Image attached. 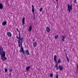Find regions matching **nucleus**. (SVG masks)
<instances>
[{
	"label": "nucleus",
	"instance_id": "29",
	"mask_svg": "<svg viewBox=\"0 0 78 78\" xmlns=\"http://www.w3.org/2000/svg\"><path fill=\"white\" fill-rule=\"evenodd\" d=\"M67 60L68 62H69V58H67Z\"/></svg>",
	"mask_w": 78,
	"mask_h": 78
},
{
	"label": "nucleus",
	"instance_id": "34",
	"mask_svg": "<svg viewBox=\"0 0 78 78\" xmlns=\"http://www.w3.org/2000/svg\"><path fill=\"white\" fill-rule=\"evenodd\" d=\"M33 15L34 17H35V15L34 14V12H33Z\"/></svg>",
	"mask_w": 78,
	"mask_h": 78
},
{
	"label": "nucleus",
	"instance_id": "11",
	"mask_svg": "<svg viewBox=\"0 0 78 78\" xmlns=\"http://www.w3.org/2000/svg\"><path fill=\"white\" fill-rule=\"evenodd\" d=\"M58 64H56V65L55 66V67L56 68V70H58L59 69V68L58 67Z\"/></svg>",
	"mask_w": 78,
	"mask_h": 78
},
{
	"label": "nucleus",
	"instance_id": "21",
	"mask_svg": "<svg viewBox=\"0 0 78 78\" xmlns=\"http://www.w3.org/2000/svg\"><path fill=\"white\" fill-rule=\"evenodd\" d=\"M58 64H61V59H58Z\"/></svg>",
	"mask_w": 78,
	"mask_h": 78
},
{
	"label": "nucleus",
	"instance_id": "2",
	"mask_svg": "<svg viewBox=\"0 0 78 78\" xmlns=\"http://www.w3.org/2000/svg\"><path fill=\"white\" fill-rule=\"evenodd\" d=\"M18 46L19 47H20L21 49L20 50V51L21 52V53H23V54L24 55L25 54V52L23 50V47H22V43H20V45L18 44Z\"/></svg>",
	"mask_w": 78,
	"mask_h": 78
},
{
	"label": "nucleus",
	"instance_id": "7",
	"mask_svg": "<svg viewBox=\"0 0 78 78\" xmlns=\"http://www.w3.org/2000/svg\"><path fill=\"white\" fill-rule=\"evenodd\" d=\"M1 59L2 61H6V58L5 57V56L1 57Z\"/></svg>",
	"mask_w": 78,
	"mask_h": 78
},
{
	"label": "nucleus",
	"instance_id": "3",
	"mask_svg": "<svg viewBox=\"0 0 78 78\" xmlns=\"http://www.w3.org/2000/svg\"><path fill=\"white\" fill-rule=\"evenodd\" d=\"M68 8L69 11V12H70L71 10H72V5H71L68 4Z\"/></svg>",
	"mask_w": 78,
	"mask_h": 78
},
{
	"label": "nucleus",
	"instance_id": "6",
	"mask_svg": "<svg viewBox=\"0 0 78 78\" xmlns=\"http://www.w3.org/2000/svg\"><path fill=\"white\" fill-rule=\"evenodd\" d=\"M61 40L62 41H64V40H65V36L62 35L61 37Z\"/></svg>",
	"mask_w": 78,
	"mask_h": 78
},
{
	"label": "nucleus",
	"instance_id": "28",
	"mask_svg": "<svg viewBox=\"0 0 78 78\" xmlns=\"http://www.w3.org/2000/svg\"><path fill=\"white\" fill-rule=\"evenodd\" d=\"M74 0V2L75 3H76V0Z\"/></svg>",
	"mask_w": 78,
	"mask_h": 78
},
{
	"label": "nucleus",
	"instance_id": "25",
	"mask_svg": "<svg viewBox=\"0 0 78 78\" xmlns=\"http://www.w3.org/2000/svg\"><path fill=\"white\" fill-rule=\"evenodd\" d=\"M50 76H51V77H53V73H51L50 74Z\"/></svg>",
	"mask_w": 78,
	"mask_h": 78
},
{
	"label": "nucleus",
	"instance_id": "38",
	"mask_svg": "<svg viewBox=\"0 0 78 78\" xmlns=\"http://www.w3.org/2000/svg\"><path fill=\"white\" fill-rule=\"evenodd\" d=\"M33 41H34V40H33Z\"/></svg>",
	"mask_w": 78,
	"mask_h": 78
},
{
	"label": "nucleus",
	"instance_id": "36",
	"mask_svg": "<svg viewBox=\"0 0 78 78\" xmlns=\"http://www.w3.org/2000/svg\"><path fill=\"white\" fill-rule=\"evenodd\" d=\"M56 1V2H58V0H55Z\"/></svg>",
	"mask_w": 78,
	"mask_h": 78
},
{
	"label": "nucleus",
	"instance_id": "23",
	"mask_svg": "<svg viewBox=\"0 0 78 78\" xmlns=\"http://www.w3.org/2000/svg\"><path fill=\"white\" fill-rule=\"evenodd\" d=\"M58 35H56L55 36V39H58Z\"/></svg>",
	"mask_w": 78,
	"mask_h": 78
},
{
	"label": "nucleus",
	"instance_id": "35",
	"mask_svg": "<svg viewBox=\"0 0 78 78\" xmlns=\"http://www.w3.org/2000/svg\"><path fill=\"white\" fill-rule=\"evenodd\" d=\"M66 59H67L68 58V57H67V55H66Z\"/></svg>",
	"mask_w": 78,
	"mask_h": 78
},
{
	"label": "nucleus",
	"instance_id": "24",
	"mask_svg": "<svg viewBox=\"0 0 78 78\" xmlns=\"http://www.w3.org/2000/svg\"><path fill=\"white\" fill-rule=\"evenodd\" d=\"M43 10V9L42 8H41V9H40L39 11L40 12H42V11Z\"/></svg>",
	"mask_w": 78,
	"mask_h": 78
},
{
	"label": "nucleus",
	"instance_id": "10",
	"mask_svg": "<svg viewBox=\"0 0 78 78\" xmlns=\"http://www.w3.org/2000/svg\"><path fill=\"white\" fill-rule=\"evenodd\" d=\"M7 35L9 37H11V36H12V34H11V33L10 32H7Z\"/></svg>",
	"mask_w": 78,
	"mask_h": 78
},
{
	"label": "nucleus",
	"instance_id": "4",
	"mask_svg": "<svg viewBox=\"0 0 78 78\" xmlns=\"http://www.w3.org/2000/svg\"><path fill=\"white\" fill-rule=\"evenodd\" d=\"M0 55L1 57H2V56H5V52L4 51H0Z\"/></svg>",
	"mask_w": 78,
	"mask_h": 78
},
{
	"label": "nucleus",
	"instance_id": "12",
	"mask_svg": "<svg viewBox=\"0 0 78 78\" xmlns=\"http://www.w3.org/2000/svg\"><path fill=\"white\" fill-rule=\"evenodd\" d=\"M33 44V46L34 47H36V45H37V43H36V42H34Z\"/></svg>",
	"mask_w": 78,
	"mask_h": 78
},
{
	"label": "nucleus",
	"instance_id": "18",
	"mask_svg": "<svg viewBox=\"0 0 78 78\" xmlns=\"http://www.w3.org/2000/svg\"><path fill=\"white\" fill-rule=\"evenodd\" d=\"M54 61H57V58L56 57V55H55L54 56Z\"/></svg>",
	"mask_w": 78,
	"mask_h": 78
},
{
	"label": "nucleus",
	"instance_id": "13",
	"mask_svg": "<svg viewBox=\"0 0 78 78\" xmlns=\"http://www.w3.org/2000/svg\"><path fill=\"white\" fill-rule=\"evenodd\" d=\"M3 8V6L2 4L0 3V9H2Z\"/></svg>",
	"mask_w": 78,
	"mask_h": 78
},
{
	"label": "nucleus",
	"instance_id": "37",
	"mask_svg": "<svg viewBox=\"0 0 78 78\" xmlns=\"http://www.w3.org/2000/svg\"><path fill=\"white\" fill-rule=\"evenodd\" d=\"M35 19V16H34V19Z\"/></svg>",
	"mask_w": 78,
	"mask_h": 78
},
{
	"label": "nucleus",
	"instance_id": "8",
	"mask_svg": "<svg viewBox=\"0 0 78 78\" xmlns=\"http://www.w3.org/2000/svg\"><path fill=\"white\" fill-rule=\"evenodd\" d=\"M58 67H59V68L60 69V71L62 70V69H63V67H62V66L60 65Z\"/></svg>",
	"mask_w": 78,
	"mask_h": 78
},
{
	"label": "nucleus",
	"instance_id": "27",
	"mask_svg": "<svg viewBox=\"0 0 78 78\" xmlns=\"http://www.w3.org/2000/svg\"><path fill=\"white\" fill-rule=\"evenodd\" d=\"M9 72H12V69H9Z\"/></svg>",
	"mask_w": 78,
	"mask_h": 78
},
{
	"label": "nucleus",
	"instance_id": "5",
	"mask_svg": "<svg viewBox=\"0 0 78 78\" xmlns=\"http://www.w3.org/2000/svg\"><path fill=\"white\" fill-rule=\"evenodd\" d=\"M25 53L26 55H30V52H29L28 50L26 51Z\"/></svg>",
	"mask_w": 78,
	"mask_h": 78
},
{
	"label": "nucleus",
	"instance_id": "22",
	"mask_svg": "<svg viewBox=\"0 0 78 78\" xmlns=\"http://www.w3.org/2000/svg\"><path fill=\"white\" fill-rule=\"evenodd\" d=\"M55 78H59V75L58 74L56 75Z\"/></svg>",
	"mask_w": 78,
	"mask_h": 78
},
{
	"label": "nucleus",
	"instance_id": "16",
	"mask_svg": "<svg viewBox=\"0 0 78 78\" xmlns=\"http://www.w3.org/2000/svg\"><path fill=\"white\" fill-rule=\"evenodd\" d=\"M22 23L23 25H24V23H25V17H23L22 19Z\"/></svg>",
	"mask_w": 78,
	"mask_h": 78
},
{
	"label": "nucleus",
	"instance_id": "17",
	"mask_svg": "<svg viewBox=\"0 0 78 78\" xmlns=\"http://www.w3.org/2000/svg\"><path fill=\"white\" fill-rule=\"evenodd\" d=\"M32 11L33 12H34V6L32 5Z\"/></svg>",
	"mask_w": 78,
	"mask_h": 78
},
{
	"label": "nucleus",
	"instance_id": "1",
	"mask_svg": "<svg viewBox=\"0 0 78 78\" xmlns=\"http://www.w3.org/2000/svg\"><path fill=\"white\" fill-rule=\"evenodd\" d=\"M16 39H18L19 40H18V45H20V44L21 43H23V38H20V37H18V36H16Z\"/></svg>",
	"mask_w": 78,
	"mask_h": 78
},
{
	"label": "nucleus",
	"instance_id": "9",
	"mask_svg": "<svg viewBox=\"0 0 78 78\" xmlns=\"http://www.w3.org/2000/svg\"><path fill=\"white\" fill-rule=\"evenodd\" d=\"M46 31L48 33H49L50 31V29L49 27H46Z\"/></svg>",
	"mask_w": 78,
	"mask_h": 78
},
{
	"label": "nucleus",
	"instance_id": "20",
	"mask_svg": "<svg viewBox=\"0 0 78 78\" xmlns=\"http://www.w3.org/2000/svg\"><path fill=\"white\" fill-rule=\"evenodd\" d=\"M3 51V48L2 47L0 46V51Z\"/></svg>",
	"mask_w": 78,
	"mask_h": 78
},
{
	"label": "nucleus",
	"instance_id": "32",
	"mask_svg": "<svg viewBox=\"0 0 78 78\" xmlns=\"http://www.w3.org/2000/svg\"><path fill=\"white\" fill-rule=\"evenodd\" d=\"M54 61L55 62L56 64H58V62L57 61V60H55Z\"/></svg>",
	"mask_w": 78,
	"mask_h": 78
},
{
	"label": "nucleus",
	"instance_id": "33",
	"mask_svg": "<svg viewBox=\"0 0 78 78\" xmlns=\"http://www.w3.org/2000/svg\"><path fill=\"white\" fill-rule=\"evenodd\" d=\"M16 30L18 31V32H20V31L19 30H18V29L17 28L16 29Z\"/></svg>",
	"mask_w": 78,
	"mask_h": 78
},
{
	"label": "nucleus",
	"instance_id": "30",
	"mask_svg": "<svg viewBox=\"0 0 78 78\" xmlns=\"http://www.w3.org/2000/svg\"><path fill=\"white\" fill-rule=\"evenodd\" d=\"M9 77H11V74L10 73L9 75Z\"/></svg>",
	"mask_w": 78,
	"mask_h": 78
},
{
	"label": "nucleus",
	"instance_id": "26",
	"mask_svg": "<svg viewBox=\"0 0 78 78\" xmlns=\"http://www.w3.org/2000/svg\"><path fill=\"white\" fill-rule=\"evenodd\" d=\"M5 72H8V70L6 69H5Z\"/></svg>",
	"mask_w": 78,
	"mask_h": 78
},
{
	"label": "nucleus",
	"instance_id": "15",
	"mask_svg": "<svg viewBox=\"0 0 78 78\" xmlns=\"http://www.w3.org/2000/svg\"><path fill=\"white\" fill-rule=\"evenodd\" d=\"M31 28H32V27L30 26L29 27V28L28 31H31Z\"/></svg>",
	"mask_w": 78,
	"mask_h": 78
},
{
	"label": "nucleus",
	"instance_id": "31",
	"mask_svg": "<svg viewBox=\"0 0 78 78\" xmlns=\"http://www.w3.org/2000/svg\"><path fill=\"white\" fill-rule=\"evenodd\" d=\"M19 37H20V32H19Z\"/></svg>",
	"mask_w": 78,
	"mask_h": 78
},
{
	"label": "nucleus",
	"instance_id": "19",
	"mask_svg": "<svg viewBox=\"0 0 78 78\" xmlns=\"http://www.w3.org/2000/svg\"><path fill=\"white\" fill-rule=\"evenodd\" d=\"M30 69V66H27L26 68L27 71H28V70H29Z\"/></svg>",
	"mask_w": 78,
	"mask_h": 78
},
{
	"label": "nucleus",
	"instance_id": "14",
	"mask_svg": "<svg viewBox=\"0 0 78 78\" xmlns=\"http://www.w3.org/2000/svg\"><path fill=\"white\" fill-rule=\"evenodd\" d=\"M2 24L3 26H5V25H6V22L4 21L2 23Z\"/></svg>",
	"mask_w": 78,
	"mask_h": 78
}]
</instances>
